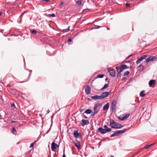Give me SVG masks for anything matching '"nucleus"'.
Here are the masks:
<instances>
[{
	"mask_svg": "<svg viewBox=\"0 0 157 157\" xmlns=\"http://www.w3.org/2000/svg\"><path fill=\"white\" fill-rule=\"evenodd\" d=\"M110 126L112 128L119 129L123 127V125L121 124L115 122L113 119L110 120Z\"/></svg>",
	"mask_w": 157,
	"mask_h": 157,
	"instance_id": "obj_1",
	"label": "nucleus"
},
{
	"mask_svg": "<svg viewBox=\"0 0 157 157\" xmlns=\"http://www.w3.org/2000/svg\"><path fill=\"white\" fill-rule=\"evenodd\" d=\"M128 68V67L125 64L122 65L120 67L117 66L116 67L117 72L119 71V72H122L125 69Z\"/></svg>",
	"mask_w": 157,
	"mask_h": 157,
	"instance_id": "obj_2",
	"label": "nucleus"
},
{
	"mask_svg": "<svg viewBox=\"0 0 157 157\" xmlns=\"http://www.w3.org/2000/svg\"><path fill=\"white\" fill-rule=\"evenodd\" d=\"M157 59L156 56H150L147 58L145 60L146 63H147L150 61H154Z\"/></svg>",
	"mask_w": 157,
	"mask_h": 157,
	"instance_id": "obj_3",
	"label": "nucleus"
},
{
	"mask_svg": "<svg viewBox=\"0 0 157 157\" xmlns=\"http://www.w3.org/2000/svg\"><path fill=\"white\" fill-rule=\"evenodd\" d=\"M108 72L109 73L110 75L112 77H115L116 74L115 71L113 69H111L109 68L107 69Z\"/></svg>",
	"mask_w": 157,
	"mask_h": 157,
	"instance_id": "obj_4",
	"label": "nucleus"
},
{
	"mask_svg": "<svg viewBox=\"0 0 157 157\" xmlns=\"http://www.w3.org/2000/svg\"><path fill=\"white\" fill-rule=\"evenodd\" d=\"M147 56L146 55H143L141 56L136 61V64H139L142 60L145 59L147 57Z\"/></svg>",
	"mask_w": 157,
	"mask_h": 157,
	"instance_id": "obj_5",
	"label": "nucleus"
},
{
	"mask_svg": "<svg viewBox=\"0 0 157 157\" xmlns=\"http://www.w3.org/2000/svg\"><path fill=\"white\" fill-rule=\"evenodd\" d=\"M111 93V91L104 92L102 93L101 96V99H103L108 96Z\"/></svg>",
	"mask_w": 157,
	"mask_h": 157,
	"instance_id": "obj_6",
	"label": "nucleus"
},
{
	"mask_svg": "<svg viewBox=\"0 0 157 157\" xmlns=\"http://www.w3.org/2000/svg\"><path fill=\"white\" fill-rule=\"evenodd\" d=\"M81 125L83 126L85 125L88 124H89V121L87 120L82 119V120Z\"/></svg>",
	"mask_w": 157,
	"mask_h": 157,
	"instance_id": "obj_7",
	"label": "nucleus"
},
{
	"mask_svg": "<svg viewBox=\"0 0 157 157\" xmlns=\"http://www.w3.org/2000/svg\"><path fill=\"white\" fill-rule=\"evenodd\" d=\"M90 89L89 85H87L85 89V92L86 94H89L90 93Z\"/></svg>",
	"mask_w": 157,
	"mask_h": 157,
	"instance_id": "obj_8",
	"label": "nucleus"
},
{
	"mask_svg": "<svg viewBox=\"0 0 157 157\" xmlns=\"http://www.w3.org/2000/svg\"><path fill=\"white\" fill-rule=\"evenodd\" d=\"M58 147L57 144L53 142L52 144L51 149L52 151H54V150L57 149Z\"/></svg>",
	"mask_w": 157,
	"mask_h": 157,
	"instance_id": "obj_9",
	"label": "nucleus"
},
{
	"mask_svg": "<svg viewBox=\"0 0 157 157\" xmlns=\"http://www.w3.org/2000/svg\"><path fill=\"white\" fill-rule=\"evenodd\" d=\"M116 101L114 100L113 101L112 104V109L113 111L115 110L116 108Z\"/></svg>",
	"mask_w": 157,
	"mask_h": 157,
	"instance_id": "obj_10",
	"label": "nucleus"
},
{
	"mask_svg": "<svg viewBox=\"0 0 157 157\" xmlns=\"http://www.w3.org/2000/svg\"><path fill=\"white\" fill-rule=\"evenodd\" d=\"M126 129H124L123 130H119L117 132H116L117 133V136L120 135L121 134L123 133L124 132L126 131Z\"/></svg>",
	"mask_w": 157,
	"mask_h": 157,
	"instance_id": "obj_11",
	"label": "nucleus"
},
{
	"mask_svg": "<svg viewBox=\"0 0 157 157\" xmlns=\"http://www.w3.org/2000/svg\"><path fill=\"white\" fill-rule=\"evenodd\" d=\"M98 129L99 132L101 134H104L106 133L105 130L101 127L99 128Z\"/></svg>",
	"mask_w": 157,
	"mask_h": 157,
	"instance_id": "obj_12",
	"label": "nucleus"
},
{
	"mask_svg": "<svg viewBox=\"0 0 157 157\" xmlns=\"http://www.w3.org/2000/svg\"><path fill=\"white\" fill-rule=\"evenodd\" d=\"M73 135H74V136L76 138H78L79 136H80L81 135V133H78V132L76 130H75L74 132Z\"/></svg>",
	"mask_w": 157,
	"mask_h": 157,
	"instance_id": "obj_13",
	"label": "nucleus"
},
{
	"mask_svg": "<svg viewBox=\"0 0 157 157\" xmlns=\"http://www.w3.org/2000/svg\"><path fill=\"white\" fill-rule=\"evenodd\" d=\"M75 146L78 149L80 148V144L78 140H76L74 142Z\"/></svg>",
	"mask_w": 157,
	"mask_h": 157,
	"instance_id": "obj_14",
	"label": "nucleus"
},
{
	"mask_svg": "<svg viewBox=\"0 0 157 157\" xmlns=\"http://www.w3.org/2000/svg\"><path fill=\"white\" fill-rule=\"evenodd\" d=\"M104 127L106 132H110L112 130V129L111 128H109L106 125H105Z\"/></svg>",
	"mask_w": 157,
	"mask_h": 157,
	"instance_id": "obj_15",
	"label": "nucleus"
},
{
	"mask_svg": "<svg viewBox=\"0 0 157 157\" xmlns=\"http://www.w3.org/2000/svg\"><path fill=\"white\" fill-rule=\"evenodd\" d=\"M91 98L94 100H99L101 99V96L96 95L93 96L91 97Z\"/></svg>",
	"mask_w": 157,
	"mask_h": 157,
	"instance_id": "obj_16",
	"label": "nucleus"
},
{
	"mask_svg": "<svg viewBox=\"0 0 157 157\" xmlns=\"http://www.w3.org/2000/svg\"><path fill=\"white\" fill-rule=\"evenodd\" d=\"M109 107V103H107L105 105L103 108V109L104 110H107Z\"/></svg>",
	"mask_w": 157,
	"mask_h": 157,
	"instance_id": "obj_17",
	"label": "nucleus"
},
{
	"mask_svg": "<svg viewBox=\"0 0 157 157\" xmlns=\"http://www.w3.org/2000/svg\"><path fill=\"white\" fill-rule=\"evenodd\" d=\"M155 80H151L149 82V85L150 86H151L155 84Z\"/></svg>",
	"mask_w": 157,
	"mask_h": 157,
	"instance_id": "obj_18",
	"label": "nucleus"
},
{
	"mask_svg": "<svg viewBox=\"0 0 157 157\" xmlns=\"http://www.w3.org/2000/svg\"><path fill=\"white\" fill-rule=\"evenodd\" d=\"M154 144H151L147 145L146 146H145L144 148H141V150H143L144 149H147L149 148L150 147H151Z\"/></svg>",
	"mask_w": 157,
	"mask_h": 157,
	"instance_id": "obj_19",
	"label": "nucleus"
},
{
	"mask_svg": "<svg viewBox=\"0 0 157 157\" xmlns=\"http://www.w3.org/2000/svg\"><path fill=\"white\" fill-rule=\"evenodd\" d=\"M100 106V104L99 103H96L94 106V107L96 108H98Z\"/></svg>",
	"mask_w": 157,
	"mask_h": 157,
	"instance_id": "obj_20",
	"label": "nucleus"
},
{
	"mask_svg": "<svg viewBox=\"0 0 157 157\" xmlns=\"http://www.w3.org/2000/svg\"><path fill=\"white\" fill-rule=\"evenodd\" d=\"M108 84H105L104 86L101 89V90H102L106 88L108 86Z\"/></svg>",
	"mask_w": 157,
	"mask_h": 157,
	"instance_id": "obj_21",
	"label": "nucleus"
},
{
	"mask_svg": "<svg viewBox=\"0 0 157 157\" xmlns=\"http://www.w3.org/2000/svg\"><path fill=\"white\" fill-rule=\"evenodd\" d=\"M91 112V110L90 109H88L86 110L85 113L86 114H89Z\"/></svg>",
	"mask_w": 157,
	"mask_h": 157,
	"instance_id": "obj_22",
	"label": "nucleus"
},
{
	"mask_svg": "<svg viewBox=\"0 0 157 157\" xmlns=\"http://www.w3.org/2000/svg\"><path fill=\"white\" fill-rule=\"evenodd\" d=\"M104 75L103 74L99 75H98L97 77H96V78H101L104 77Z\"/></svg>",
	"mask_w": 157,
	"mask_h": 157,
	"instance_id": "obj_23",
	"label": "nucleus"
},
{
	"mask_svg": "<svg viewBox=\"0 0 157 157\" xmlns=\"http://www.w3.org/2000/svg\"><path fill=\"white\" fill-rule=\"evenodd\" d=\"M144 92L143 91H141L140 92V97H143L145 96V94H144Z\"/></svg>",
	"mask_w": 157,
	"mask_h": 157,
	"instance_id": "obj_24",
	"label": "nucleus"
},
{
	"mask_svg": "<svg viewBox=\"0 0 157 157\" xmlns=\"http://www.w3.org/2000/svg\"><path fill=\"white\" fill-rule=\"evenodd\" d=\"M102 26H99V25H94V28H93L92 29H98V28H99L101 27H102Z\"/></svg>",
	"mask_w": 157,
	"mask_h": 157,
	"instance_id": "obj_25",
	"label": "nucleus"
},
{
	"mask_svg": "<svg viewBox=\"0 0 157 157\" xmlns=\"http://www.w3.org/2000/svg\"><path fill=\"white\" fill-rule=\"evenodd\" d=\"M30 32L33 34H35L37 33L36 30L35 29H31L30 30Z\"/></svg>",
	"mask_w": 157,
	"mask_h": 157,
	"instance_id": "obj_26",
	"label": "nucleus"
},
{
	"mask_svg": "<svg viewBox=\"0 0 157 157\" xmlns=\"http://www.w3.org/2000/svg\"><path fill=\"white\" fill-rule=\"evenodd\" d=\"M117 136V133L116 132H114V133H113V134H112L111 135L110 137H114V136Z\"/></svg>",
	"mask_w": 157,
	"mask_h": 157,
	"instance_id": "obj_27",
	"label": "nucleus"
},
{
	"mask_svg": "<svg viewBox=\"0 0 157 157\" xmlns=\"http://www.w3.org/2000/svg\"><path fill=\"white\" fill-rule=\"evenodd\" d=\"M129 73H130L128 71H126L124 73V76L127 75L129 74Z\"/></svg>",
	"mask_w": 157,
	"mask_h": 157,
	"instance_id": "obj_28",
	"label": "nucleus"
},
{
	"mask_svg": "<svg viewBox=\"0 0 157 157\" xmlns=\"http://www.w3.org/2000/svg\"><path fill=\"white\" fill-rule=\"evenodd\" d=\"M130 115V114L129 113L126 114L122 118H128L129 117Z\"/></svg>",
	"mask_w": 157,
	"mask_h": 157,
	"instance_id": "obj_29",
	"label": "nucleus"
},
{
	"mask_svg": "<svg viewBox=\"0 0 157 157\" xmlns=\"http://www.w3.org/2000/svg\"><path fill=\"white\" fill-rule=\"evenodd\" d=\"M82 3L81 2V1H77L76 2V4L78 6H80L81 5Z\"/></svg>",
	"mask_w": 157,
	"mask_h": 157,
	"instance_id": "obj_30",
	"label": "nucleus"
},
{
	"mask_svg": "<svg viewBox=\"0 0 157 157\" xmlns=\"http://www.w3.org/2000/svg\"><path fill=\"white\" fill-rule=\"evenodd\" d=\"M94 113H97L98 112V110H97V108H94Z\"/></svg>",
	"mask_w": 157,
	"mask_h": 157,
	"instance_id": "obj_31",
	"label": "nucleus"
},
{
	"mask_svg": "<svg viewBox=\"0 0 157 157\" xmlns=\"http://www.w3.org/2000/svg\"><path fill=\"white\" fill-rule=\"evenodd\" d=\"M118 74L117 75V78L120 77L121 76V72H119V71L117 72Z\"/></svg>",
	"mask_w": 157,
	"mask_h": 157,
	"instance_id": "obj_32",
	"label": "nucleus"
},
{
	"mask_svg": "<svg viewBox=\"0 0 157 157\" xmlns=\"http://www.w3.org/2000/svg\"><path fill=\"white\" fill-rule=\"evenodd\" d=\"M67 41L69 43L72 41V38L71 37H69Z\"/></svg>",
	"mask_w": 157,
	"mask_h": 157,
	"instance_id": "obj_33",
	"label": "nucleus"
},
{
	"mask_svg": "<svg viewBox=\"0 0 157 157\" xmlns=\"http://www.w3.org/2000/svg\"><path fill=\"white\" fill-rule=\"evenodd\" d=\"M12 91L15 94H17L18 93V91L16 90H12Z\"/></svg>",
	"mask_w": 157,
	"mask_h": 157,
	"instance_id": "obj_34",
	"label": "nucleus"
},
{
	"mask_svg": "<svg viewBox=\"0 0 157 157\" xmlns=\"http://www.w3.org/2000/svg\"><path fill=\"white\" fill-rule=\"evenodd\" d=\"M11 107L12 108H16V107H15V105L14 104H11Z\"/></svg>",
	"mask_w": 157,
	"mask_h": 157,
	"instance_id": "obj_35",
	"label": "nucleus"
},
{
	"mask_svg": "<svg viewBox=\"0 0 157 157\" xmlns=\"http://www.w3.org/2000/svg\"><path fill=\"white\" fill-rule=\"evenodd\" d=\"M16 129L14 128H12V132L14 133V132H16Z\"/></svg>",
	"mask_w": 157,
	"mask_h": 157,
	"instance_id": "obj_36",
	"label": "nucleus"
},
{
	"mask_svg": "<svg viewBox=\"0 0 157 157\" xmlns=\"http://www.w3.org/2000/svg\"><path fill=\"white\" fill-rule=\"evenodd\" d=\"M33 146H34V143H31L29 147L30 148L32 147Z\"/></svg>",
	"mask_w": 157,
	"mask_h": 157,
	"instance_id": "obj_37",
	"label": "nucleus"
},
{
	"mask_svg": "<svg viewBox=\"0 0 157 157\" xmlns=\"http://www.w3.org/2000/svg\"><path fill=\"white\" fill-rule=\"evenodd\" d=\"M51 16L52 17H56V15L54 13H52L51 14Z\"/></svg>",
	"mask_w": 157,
	"mask_h": 157,
	"instance_id": "obj_38",
	"label": "nucleus"
},
{
	"mask_svg": "<svg viewBox=\"0 0 157 157\" xmlns=\"http://www.w3.org/2000/svg\"><path fill=\"white\" fill-rule=\"evenodd\" d=\"M96 114V113H94V112H93L91 113V115L92 117H93Z\"/></svg>",
	"mask_w": 157,
	"mask_h": 157,
	"instance_id": "obj_39",
	"label": "nucleus"
},
{
	"mask_svg": "<svg viewBox=\"0 0 157 157\" xmlns=\"http://www.w3.org/2000/svg\"><path fill=\"white\" fill-rule=\"evenodd\" d=\"M147 113V112H146V111H145V112L144 113H143V117H144V115H146Z\"/></svg>",
	"mask_w": 157,
	"mask_h": 157,
	"instance_id": "obj_40",
	"label": "nucleus"
},
{
	"mask_svg": "<svg viewBox=\"0 0 157 157\" xmlns=\"http://www.w3.org/2000/svg\"><path fill=\"white\" fill-rule=\"evenodd\" d=\"M119 120L122 121H124L126 118H118Z\"/></svg>",
	"mask_w": 157,
	"mask_h": 157,
	"instance_id": "obj_41",
	"label": "nucleus"
},
{
	"mask_svg": "<svg viewBox=\"0 0 157 157\" xmlns=\"http://www.w3.org/2000/svg\"><path fill=\"white\" fill-rule=\"evenodd\" d=\"M126 6L127 7H129L130 6V4L127 3L126 4Z\"/></svg>",
	"mask_w": 157,
	"mask_h": 157,
	"instance_id": "obj_42",
	"label": "nucleus"
},
{
	"mask_svg": "<svg viewBox=\"0 0 157 157\" xmlns=\"http://www.w3.org/2000/svg\"><path fill=\"white\" fill-rule=\"evenodd\" d=\"M64 4V2H61L60 3V5H63Z\"/></svg>",
	"mask_w": 157,
	"mask_h": 157,
	"instance_id": "obj_43",
	"label": "nucleus"
},
{
	"mask_svg": "<svg viewBox=\"0 0 157 157\" xmlns=\"http://www.w3.org/2000/svg\"><path fill=\"white\" fill-rule=\"evenodd\" d=\"M43 1H45V2H49L50 1V0H43Z\"/></svg>",
	"mask_w": 157,
	"mask_h": 157,
	"instance_id": "obj_44",
	"label": "nucleus"
},
{
	"mask_svg": "<svg viewBox=\"0 0 157 157\" xmlns=\"http://www.w3.org/2000/svg\"><path fill=\"white\" fill-rule=\"evenodd\" d=\"M132 56V55H130V56H128L127 57V59H128V58H129L130 57H131V56Z\"/></svg>",
	"mask_w": 157,
	"mask_h": 157,
	"instance_id": "obj_45",
	"label": "nucleus"
},
{
	"mask_svg": "<svg viewBox=\"0 0 157 157\" xmlns=\"http://www.w3.org/2000/svg\"><path fill=\"white\" fill-rule=\"evenodd\" d=\"M126 78H126V77H124V78L122 80H125V79H126Z\"/></svg>",
	"mask_w": 157,
	"mask_h": 157,
	"instance_id": "obj_46",
	"label": "nucleus"
},
{
	"mask_svg": "<svg viewBox=\"0 0 157 157\" xmlns=\"http://www.w3.org/2000/svg\"><path fill=\"white\" fill-rule=\"evenodd\" d=\"M63 157H66V156H65V154H64L63 155Z\"/></svg>",
	"mask_w": 157,
	"mask_h": 157,
	"instance_id": "obj_47",
	"label": "nucleus"
},
{
	"mask_svg": "<svg viewBox=\"0 0 157 157\" xmlns=\"http://www.w3.org/2000/svg\"><path fill=\"white\" fill-rule=\"evenodd\" d=\"M144 107H143L142 109H141V111H142L143 110H144Z\"/></svg>",
	"mask_w": 157,
	"mask_h": 157,
	"instance_id": "obj_48",
	"label": "nucleus"
},
{
	"mask_svg": "<svg viewBox=\"0 0 157 157\" xmlns=\"http://www.w3.org/2000/svg\"><path fill=\"white\" fill-rule=\"evenodd\" d=\"M82 111H83V110H82V109H81L80 110V112H82Z\"/></svg>",
	"mask_w": 157,
	"mask_h": 157,
	"instance_id": "obj_49",
	"label": "nucleus"
},
{
	"mask_svg": "<svg viewBox=\"0 0 157 157\" xmlns=\"http://www.w3.org/2000/svg\"><path fill=\"white\" fill-rule=\"evenodd\" d=\"M108 80V78H106L105 79V81H107Z\"/></svg>",
	"mask_w": 157,
	"mask_h": 157,
	"instance_id": "obj_50",
	"label": "nucleus"
},
{
	"mask_svg": "<svg viewBox=\"0 0 157 157\" xmlns=\"http://www.w3.org/2000/svg\"><path fill=\"white\" fill-rule=\"evenodd\" d=\"M143 67V66L142 65H140L139 66V67Z\"/></svg>",
	"mask_w": 157,
	"mask_h": 157,
	"instance_id": "obj_51",
	"label": "nucleus"
},
{
	"mask_svg": "<svg viewBox=\"0 0 157 157\" xmlns=\"http://www.w3.org/2000/svg\"><path fill=\"white\" fill-rule=\"evenodd\" d=\"M70 27H68V30L67 31H69L70 30V29H69V28Z\"/></svg>",
	"mask_w": 157,
	"mask_h": 157,
	"instance_id": "obj_52",
	"label": "nucleus"
},
{
	"mask_svg": "<svg viewBox=\"0 0 157 157\" xmlns=\"http://www.w3.org/2000/svg\"><path fill=\"white\" fill-rule=\"evenodd\" d=\"M15 122V121H11V123H13V122Z\"/></svg>",
	"mask_w": 157,
	"mask_h": 157,
	"instance_id": "obj_53",
	"label": "nucleus"
},
{
	"mask_svg": "<svg viewBox=\"0 0 157 157\" xmlns=\"http://www.w3.org/2000/svg\"><path fill=\"white\" fill-rule=\"evenodd\" d=\"M53 115H52V116L51 117V118H53Z\"/></svg>",
	"mask_w": 157,
	"mask_h": 157,
	"instance_id": "obj_54",
	"label": "nucleus"
},
{
	"mask_svg": "<svg viewBox=\"0 0 157 157\" xmlns=\"http://www.w3.org/2000/svg\"><path fill=\"white\" fill-rule=\"evenodd\" d=\"M2 13L1 12H0V16L1 15Z\"/></svg>",
	"mask_w": 157,
	"mask_h": 157,
	"instance_id": "obj_55",
	"label": "nucleus"
},
{
	"mask_svg": "<svg viewBox=\"0 0 157 157\" xmlns=\"http://www.w3.org/2000/svg\"><path fill=\"white\" fill-rule=\"evenodd\" d=\"M107 29L108 30H109V29L108 28H107Z\"/></svg>",
	"mask_w": 157,
	"mask_h": 157,
	"instance_id": "obj_56",
	"label": "nucleus"
},
{
	"mask_svg": "<svg viewBox=\"0 0 157 157\" xmlns=\"http://www.w3.org/2000/svg\"><path fill=\"white\" fill-rule=\"evenodd\" d=\"M110 157H114V156H113V155H111Z\"/></svg>",
	"mask_w": 157,
	"mask_h": 157,
	"instance_id": "obj_57",
	"label": "nucleus"
},
{
	"mask_svg": "<svg viewBox=\"0 0 157 157\" xmlns=\"http://www.w3.org/2000/svg\"><path fill=\"white\" fill-rule=\"evenodd\" d=\"M149 115V113H147V115Z\"/></svg>",
	"mask_w": 157,
	"mask_h": 157,
	"instance_id": "obj_58",
	"label": "nucleus"
},
{
	"mask_svg": "<svg viewBox=\"0 0 157 157\" xmlns=\"http://www.w3.org/2000/svg\"><path fill=\"white\" fill-rule=\"evenodd\" d=\"M118 118H121V117H118Z\"/></svg>",
	"mask_w": 157,
	"mask_h": 157,
	"instance_id": "obj_59",
	"label": "nucleus"
},
{
	"mask_svg": "<svg viewBox=\"0 0 157 157\" xmlns=\"http://www.w3.org/2000/svg\"><path fill=\"white\" fill-rule=\"evenodd\" d=\"M23 15V14H21V16L22 15Z\"/></svg>",
	"mask_w": 157,
	"mask_h": 157,
	"instance_id": "obj_60",
	"label": "nucleus"
},
{
	"mask_svg": "<svg viewBox=\"0 0 157 157\" xmlns=\"http://www.w3.org/2000/svg\"><path fill=\"white\" fill-rule=\"evenodd\" d=\"M156 131L157 132V129L156 130Z\"/></svg>",
	"mask_w": 157,
	"mask_h": 157,
	"instance_id": "obj_61",
	"label": "nucleus"
}]
</instances>
